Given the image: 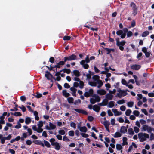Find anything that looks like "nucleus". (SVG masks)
Listing matches in <instances>:
<instances>
[{
    "mask_svg": "<svg viewBox=\"0 0 154 154\" xmlns=\"http://www.w3.org/2000/svg\"><path fill=\"white\" fill-rule=\"evenodd\" d=\"M93 79L96 81H89L88 84L92 86H96L98 88H100L103 85V84L102 81L99 79L100 77L97 75H94L92 77Z\"/></svg>",
    "mask_w": 154,
    "mask_h": 154,
    "instance_id": "1",
    "label": "nucleus"
},
{
    "mask_svg": "<svg viewBox=\"0 0 154 154\" xmlns=\"http://www.w3.org/2000/svg\"><path fill=\"white\" fill-rule=\"evenodd\" d=\"M138 137L141 141L143 142L146 140V138H149V135L146 133H139Z\"/></svg>",
    "mask_w": 154,
    "mask_h": 154,
    "instance_id": "2",
    "label": "nucleus"
},
{
    "mask_svg": "<svg viewBox=\"0 0 154 154\" xmlns=\"http://www.w3.org/2000/svg\"><path fill=\"white\" fill-rule=\"evenodd\" d=\"M128 29L127 28H124L123 29V31L124 32L123 33V32L122 30H119L117 31L116 32V34L118 35H120L121 37L122 38H124L126 36V33L128 31Z\"/></svg>",
    "mask_w": 154,
    "mask_h": 154,
    "instance_id": "3",
    "label": "nucleus"
},
{
    "mask_svg": "<svg viewBox=\"0 0 154 154\" xmlns=\"http://www.w3.org/2000/svg\"><path fill=\"white\" fill-rule=\"evenodd\" d=\"M117 91L118 92L117 93V96L119 97H121L122 96H124L127 94V93L125 91L122 90L120 89L119 88L117 90Z\"/></svg>",
    "mask_w": 154,
    "mask_h": 154,
    "instance_id": "4",
    "label": "nucleus"
},
{
    "mask_svg": "<svg viewBox=\"0 0 154 154\" xmlns=\"http://www.w3.org/2000/svg\"><path fill=\"white\" fill-rule=\"evenodd\" d=\"M125 43L126 42L125 41L120 42L117 41L116 42V45L119 47V49L122 51L124 50V47L123 46L125 44Z\"/></svg>",
    "mask_w": 154,
    "mask_h": 154,
    "instance_id": "5",
    "label": "nucleus"
},
{
    "mask_svg": "<svg viewBox=\"0 0 154 154\" xmlns=\"http://www.w3.org/2000/svg\"><path fill=\"white\" fill-rule=\"evenodd\" d=\"M76 59L77 56L74 54H72L70 56L64 57L65 61H66L67 60L71 61L75 60Z\"/></svg>",
    "mask_w": 154,
    "mask_h": 154,
    "instance_id": "6",
    "label": "nucleus"
},
{
    "mask_svg": "<svg viewBox=\"0 0 154 154\" xmlns=\"http://www.w3.org/2000/svg\"><path fill=\"white\" fill-rule=\"evenodd\" d=\"M56 125L51 122L49 123V126L47 125L45 126V128L47 130H53L55 128Z\"/></svg>",
    "mask_w": 154,
    "mask_h": 154,
    "instance_id": "7",
    "label": "nucleus"
},
{
    "mask_svg": "<svg viewBox=\"0 0 154 154\" xmlns=\"http://www.w3.org/2000/svg\"><path fill=\"white\" fill-rule=\"evenodd\" d=\"M43 122L42 121H39L38 122V124H37V126L38 128L39 133L42 132L43 131V129L41 128L43 126Z\"/></svg>",
    "mask_w": 154,
    "mask_h": 154,
    "instance_id": "8",
    "label": "nucleus"
},
{
    "mask_svg": "<svg viewBox=\"0 0 154 154\" xmlns=\"http://www.w3.org/2000/svg\"><path fill=\"white\" fill-rule=\"evenodd\" d=\"M93 90L92 89H91L89 90L88 91L85 92L84 94V95L86 97H88L90 95L93 94Z\"/></svg>",
    "mask_w": 154,
    "mask_h": 154,
    "instance_id": "9",
    "label": "nucleus"
},
{
    "mask_svg": "<svg viewBox=\"0 0 154 154\" xmlns=\"http://www.w3.org/2000/svg\"><path fill=\"white\" fill-rule=\"evenodd\" d=\"M144 131H147L148 133L152 131V129L150 127H149L146 125H144L142 127Z\"/></svg>",
    "mask_w": 154,
    "mask_h": 154,
    "instance_id": "10",
    "label": "nucleus"
},
{
    "mask_svg": "<svg viewBox=\"0 0 154 154\" xmlns=\"http://www.w3.org/2000/svg\"><path fill=\"white\" fill-rule=\"evenodd\" d=\"M112 110L114 113L115 116H119L121 115L122 114L121 111H119L117 109H112Z\"/></svg>",
    "mask_w": 154,
    "mask_h": 154,
    "instance_id": "11",
    "label": "nucleus"
},
{
    "mask_svg": "<svg viewBox=\"0 0 154 154\" xmlns=\"http://www.w3.org/2000/svg\"><path fill=\"white\" fill-rule=\"evenodd\" d=\"M80 64L82 67L85 69H88L89 67V65L85 62V60H82L80 62Z\"/></svg>",
    "mask_w": 154,
    "mask_h": 154,
    "instance_id": "12",
    "label": "nucleus"
},
{
    "mask_svg": "<svg viewBox=\"0 0 154 154\" xmlns=\"http://www.w3.org/2000/svg\"><path fill=\"white\" fill-rule=\"evenodd\" d=\"M73 110L79 113H82L85 115L87 114V113L86 111L82 109H73Z\"/></svg>",
    "mask_w": 154,
    "mask_h": 154,
    "instance_id": "13",
    "label": "nucleus"
},
{
    "mask_svg": "<svg viewBox=\"0 0 154 154\" xmlns=\"http://www.w3.org/2000/svg\"><path fill=\"white\" fill-rule=\"evenodd\" d=\"M97 92L98 94L102 95H105L106 93V91L103 89L97 90Z\"/></svg>",
    "mask_w": 154,
    "mask_h": 154,
    "instance_id": "14",
    "label": "nucleus"
},
{
    "mask_svg": "<svg viewBox=\"0 0 154 154\" xmlns=\"http://www.w3.org/2000/svg\"><path fill=\"white\" fill-rule=\"evenodd\" d=\"M52 146H54L55 149L57 150H59L60 148L59 143L57 142H55L54 143H52Z\"/></svg>",
    "mask_w": 154,
    "mask_h": 154,
    "instance_id": "15",
    "label": "nucleus"
},
{
    "mask_svg": "<svg viewBox=\"0 0 154 154\" xmlns=\"http://www.w3.org/2000/svg\"><path fill=\"white\" fill-rule=\"evenodd\" d=\"M108 103V100L105 98L104 99L102 102L99 103V105L101 106H106L107 105Z\"/></svg>",
    "mask_w": 154,
    "mask_h": 154,
    "instance_id": "16",
    "label": "nucleus"
},
{
    "mask_svg": "<svg viewBox=\"0 0 154 154\" xmlns=\"http://www.w3.org/2000/svg\"><path fill=\"white\" fill-rule=\"evenodd\" d=\"M66 62L65 61V59H64V61H60L54 66V67L60 68V65H63L65 64V63Z\"/></svg>",
    "mask_w": 154,
    "mask_h": 154,
    "instance_id": "17",
    "label": "nucleus"
},
{
    "mask_svg": "<svg viewBox=\"0 0 154 154\" xmlns=\"http://www.w3.org/2000/svg\"><path fill=\"white\" fill-rule=\"evenodd\" d=\"M45 76L48 80H51L53 77L52 75L48 71H46V73L45 74Z\"/></svg>",
    "mask_w": 154,
    "mask_h": 154,
    "instance_id": "18",
    "label": "nucleus"
},
{
    "mask_svg": "<svg viewBox=\"0 0 154 154\" xmlns=\"http://www.w3.org/2000/svg\"><path fill=\"white\" fill-rule=\"evenodd\" d=\"M113 97V96L112 94L109 93L106 95L105 98L108 100H111L112 99Z\"/></svg>",
    "mask_w": 154,
    "mask_h": 154,
    "instance_id": "19",
    "label": "nucleus"
},
{
    "mask_svg": "<svg viewBox=\"0 0 154 154\" xmlns=\"http://www.w3.org/2000/svg\"><path fill=\"white\" fill-rule=\"evenodd\" d=\"M70 90L71 91V94L74 96H76V93L77 91V89L74 87H71L70 88Z\"/></svg>",
    "mask_w": 154,
    "mask_h": 154,
    "instance_id": "20",
    "label": "nucleus"
},
{
    "mask_svg": "<svg viewBox=\"0 0 154 154\" xmlns=\"http://www.w3.org/2000/svg\"><path fill=\"white\" fill-rule=\"evenodd\" d=\"M93 109L94 111L97 112H98L99 111L100 108L99 106L95 105L93 106Z\"/></svg>",
    "mask_w": 154,
    "mask_h": 154,
    "instance_id": "21",
    "label": "nucleus"
},
{
    "mask_svg": "<svg viewBox=\"0 0 154 154\" xmlns=\"http://www.w3.org/2000/svg\"><path fill=\"white\" fill-rule=\"evenodd\" d=\"M114 103L115 102L114 101H110L108 103L107 106L108 107L110 108H112L115 105Z\"/></svg>",
    "mask_w": 154,
    "mask_h": 154,
    "instance_id": "22",
    "label": "nucleus"
},
{
    "mask_svg": "<svg viewBox=\"0 0 154 154\" xmlns=\"http://www.w3.org/2000/svg\"><path fill=\"white\" fill-rule=\"evenodd\" d=\"M142 82L141 80L135 76V83L136 84L138 85H140V83Z\"/></svg>",
    "mask_w": 154,
    "mask_h": 154,
    "instance_id": "23",
    "label": "nucleus"
},
{
    "mask_svg": "<svg viewBox=\"0 0 154 154\" xmlns=\"http://www.w3.org/2000/svg\"><path fill=\"white\" fill-rule=\"evenodd\" d=\"M120 131L121 133L124 134L127 132V129L125 127L122 126L121 127Z\"/></svg>",
    "mask_w": 154,
    "mask_h": 154,
    "instance_id": "24",
    "label": "nucleus"
},
{
    "mask_svg": "<svg viewBox=\"0 0 154 154\" xmlns=\"http://www.w3.org/2000/svg\"><path fill=\"white\" fill-rule=\"evenodd\" d=\"M63 95L65 97H66L70 96V94L69 93L67 92L66 90H63L62 91Z\"/></svg>",
    "mask_w": 154,
    "mask_h": 154,
    "instance_id": "25",
    "label": "nucleus"
},
{
    "mask_svg": "<svg viewBox=\"0 0 154 154\" xmlns=\"http://www.w3.org/2000/svg\"><path fill=\"white\" fill-rule=\"evenodd\" d=\"M31 122V119L29 117H27L25 120V122L26 124H29Z\"/></svg>",
    "mask_w": 154,
    "mask_h": 154,
    "instance_id": "26",
    "label": "nucleus"
},
{
    "mask_svg": "<svg viewBox=\"0 0 154 154\" xmlns=\"http://www.w3.org/2000/svg\"><path fill=\"white\" fill-rule=\"evenodd\" d=\"M127 139L126 137H123L122 139L123 142L122 145L123 146L126 145H128V143L127 142Z\"/></svg>",
    "mask_w": 154,
    "mask_h": 154,
    "instance_id": "27",
    "label": "nucleus"
},
{
    "mask_svg": "<svg viewBox=\"0 0 154 154\" xmlns=\"http://www.w3.org/2000/svg\"><path fill=\"white\" fill-rule=\"evenodd\" d=\"M37 145H39L42 146L43 147L44 146V145L41 141L40 140H36L34 142Z\"/></svg>",
    "mask_w": 154,
    "mask_h": 154,
    "instance_id": "28",
    "label": "nucleus"
},
{
    "mask_svg": "<svg viewBox=\"0 0 154 154\" xmlns=\"http://www.w3.org/2000/svg\"><path fill=\"white\" fill-rule=\"evenodd\" d=\"M73 74L76 77H79L80 75L79 72L77 70H75L73 72Z\"/></svg>",
    "mask_w": 154,
    "mask_h": 154,
    "instance_id": "29",
    "label": "nucleus"
},
{
    "mask_svg": "<svg viewBox=\"0 0 154 154\" xmlns=\"http://www.w3.org/2000/svg\"><path fill=\"white\" fill-rule=\"evenodd\" d=\"M112 135L115 138H118L122 136V134L121 133L119 132H116Z\"/></svg>",
    "mask_w": 154,
    "mask_h": 154,
    "instance_id": "30",
    "label": "nucleus"
},
{
    "mask_svg": "<svg viewBox=\"0 0 154 154\" xmlns=\"http://www.w3.org/2000/svg\"><path fill=\"white\" fill-rule=\"evenodd\" d=\"M67 100L69 103L72 104L73 103L74 99L73 97H70L67 98Z\"/></svg>",
    "mask_w": 154,
    "mask_h": 154,
    "instance_id": "31",
    "label": "nucleus"
},
{
    "mask_svg": "<svg viewBox=\"0 0 154 154\" xmlns=\"http://www.w3.org/2000/svg\"><path fill=\"white\" fill-rule=\"evenodd\" d=\"M80 131L81 132L85 133L87 131V128L85 126L82 127L80 128Z\"/></svg>",
    "mask_w": 154,
    "mask_h": 154,
    "instance_id": "32",
    "label": "nucleus"
},
{
    "mask_svg": "<svg viewBox=\"0 0 154 154\" xmlns=\"http://www.w3.org/2000/svg\"><path fill=\"white\" fill-rule=\"evenodd\" d=\"M128 133L131 135H133L134 134V131L133 129L131 128H129L128 130Z\"/></svg>",
    "mask_w": 154,
    "mask_h": 154,
    "instance_id": "33",
    "label": "nucleus"
},
{
    "mask_svg": "<svg viewBox=\"0 0 154 154\" xmlns=\"http://www.w3.org/2000/svg\"><path fill=\"white\" fill-rule=\"evenodd\" d=\"M44 145H45L47 147L50 148L51 146V145L49 142L47 141L44 140Z\"/></svg>",
    "mask_w": 154,
    "mask_h": 154,
    "instance_id": "34",
    "label": "nucleus"
},
{
    "mask_svg": "<svg viewBox=\"0 0 154 154\" xmlns=\"http://www.w3.org/2000/svg\"><path fill=\"white\" fill-rule=\"evenodd\" d=\"M134 103L133 102H128L127 103V105L128 107H131L134 106Z\"/></svg>",
    "mask_w": 154,
    "mask_h": 154,
    "instance_id": "35",
    "label": "nucleus"
},
{
    "mask_svg": "<svg viewBox=\"0 0 154 154\" xmlns=\"http://www.w3.org/2000/svg\"><path fill=\"white\" fill-rule=\"evenodd\" d=\"M79 88L82 89L83 88H84V83L82 81H79Z\"/></svg>",
    "mask_w": 154,
    "mask_h": 154,
    "instance_id": "36",
    "label": "nucleus"
},
{
    "mask_svg": "<svg viewBox=\"0 0 154 154\" xmlns=\"http://www.w3.org/2000/svg\"><path fill=\"white\" fill-rule=\"evenodd\" d=\"M103 124L105 126V127H107V126H109L110 125L109 122L108 121H105L103 122Z\"/></svg>",
    "mask_w": 154,
    "mask_h": 154,
    "instance_id": "37",
    "label": "nucleus"
},
{
    "mask_svg": "<svg viewBox=\"0 0 154 154\" xmlns=\"http://www.w3.org/2000/svg\"><path fill=\"white\" fill-rule=\"evenodd\" d=\"M116 147L117 150H121L122 148V145L120 144H117Z\"/></svg>",
    "mask_w": 154,
    "mask_h": 154,
    "instance_id": "38",
    "label": "nucleus"
},
{
    "mask_svg": "<svg viewBox=\"0 0 154 154\" xmlns=\"http://www.w3.org/2000/svg\"><path fill=\"white\" fill-rule=\"evenodd\" d=\"M131 112L132 111L130 109H128L126 110L125 114L127 116H129Z\"/></svg>",
    "mask_w": 154,
    "mask_h": 154,
    "instance_id": "39",
    "label": "nucleus"
},
{
    "mask_svg": "<svg viewBox=\"0 0 154 154\" xmlns=\"http://www.w3.org/2000/svg\"><path fill=\"white\" fill-rule=\"evenodd\" d=\"M149 33L148 31H145L144 32L142 35V36L143 37H145Z\"/></svg>",
    "mask_w": 154,
    "mask_h": 154,
    "instance_id": "40",
    "label": "nucleus"
},
{
    "mask_svg": "<svg viewBox=\"0 0 154 154\" xmlns=\"http://www.w3.org/2000/svg\"><path fill=\"white\" fill-rule=\"evenodd\" d=\"M32 129L33 130L35 131H36L37 132L39 133L38 132V128H37L36 126V125H34L32 126Z\"/></svg>",
    "mask_w": 154,
    "mask_h": 154,
    "instance_id": "41",
    "label": "nucleus"
},
{
    "mask_svg": "<svg viewBox=\"0 0 154 154\" xmlns=\"http://www.w3.org/2000/svg\"><path fill=\"white\" fill-rule=\"evenodd\" d=\"M85 60V62L86 63H89L90 61V60L89 59V55H87L86 58H85V60Z\"/></svg>",
    "mask_w": 154,
    "mask_h": 154,
    "instance_id": "42",
    "label": "nucleus"
},
{
    "mask_svg": "<svg viewBox=\"0 0 154 154\" xmlns=\"http://www.w3.org/2000/svg\"><path fill=\"white\" fill-rule=\"evenodd\" d=\"M94 99H95L96 102H99L100 100V97L97 95L95 96Z\"/></svg>",
    "mask_w": 154,
    "mask_h": 154,
    "instance_id": "43",
    "label": "nucleus"
},
{
    "mask_svg": "<svg viewBox=\"0 0 154 154\" xmlns=\"http://www.w3.org/2000/svg\"><path fill=\"white\" fill-rule=\"evenodd\" d=\"M150 140L151 141L154 140V134L152 133L150 134Z\"/></svg>",
    "mask_w": 154,
    "mask_h": 154,
    "instance_id": "44",
    "label": "nucleus"
},
{
    "mask_svg": "<svg viewBox=\"0 0 154 154\" xmlns=\"http://www.w3.org/2000/svg\"><path fill=\"white\" fill-rule=\"evenodd\" d=\"M58 133L61 135H64L65 134V131L63 130H60L59 131Z\"/></svg>",
    "mask_w": 154,
    "mask_h": 154,
    "instance_id": "45",
    "label": "nucleus"
},
{
    "mask_svg": "<svg viewBox=\"0 0 154 154\" xmlns=\"http://www.w3.org/2000/svg\"><path fill=\"white\" fill-rule=\"evenodd\" d=\"M63 71L64 72L67 73V74H69L70 72V70L69 69H63Z\"/></svg>",
    "mask_w": 154,
    "mask_h": 154,
    "instance_id": "46",
    "label": "nucleus"
},
{
    "mask_svg": "<svg viewBox=\"0 0 154 154\" xmlns=\"http://www.w3.org/2000/svg\"><path fill=\"white\" fill-rule=\"evenodd\" d=\"M117 120L120 123H123L124 122V119L121 117L117 118Z\"/></svg>",
    "mask_w": 154,
    "mask_h": 154,
    "instance_id": "47",
    "label": "nucleus"
},
{
    "mask_svg": "<svg viewBox=\"0 0 154 154\" xmlns=\"http://www.w3.org/2000/svg\"><path fill=\"white\" fill-rule=\"evenodd\" d=\"M18 107L23 112H24L26 111V108L24 107V106L23 105H21V106Z\"/></svg>",
    "mask_w": 154,
    "mask_h": 154,
    "instance_id": "48",
    "label": "nucleus"
},
{
    "mask_svg": "<svg viewBox=\"0 0 154 154\" xmlns=\"http://www.w3.org/2000/svg\"><path fill=\"white\" fill-rule=\"evenodd\" d=\"M81 101L80 99H78L77 100H75L74 103V105H77L79 104H80L81 103Z\"/></svg>",
    "mask_w": 154,
    "mask_h": 154,
    "instance_id": "49",
    "label": "nucleus"
},
{
    "mask_svg": "<svg viewBox=\"0 0 154 154\" xmlns=\"http://www.w3.org/2000/svg\"><path fill=\"white\" fill-rule=\"evenodd\" d=\"M74 132L73 131H70L69 132V136L73 137L74 136Z\"/></svg>",
    "mask_w": 154,
    "mask_h": 154,
    "instance_id": "50",
    "label": "nucleus"
},
{
    "mask_svg": "<svg viewBox=\"0 0 154 154\" xmlns=\"http://www.w3.org/2000/svg\"><path fill=\"white\" fill-rule=\"evenodd\" d=\"M90 71H89V73L87 74L86 75L87 79L88 80L91 77V75L90 74Z\"/></svg>",
    "mask_w": 154,
    "mask_h": 154,
    "instance_id": "51",
    "label": "nucleus"
},
{
    "mask_svg": "<svg viewBox=\"0 0 154 154\" xmlns=\"http://www.w3.org/2000/svg\"><path fill=\"white\" fill-rule=\"evenodd\" d=\"M125 103V100H121L118 101L117 103L119 104H123Z\"/></svg>",
    "mask_w": 154,
    "mask_h": 154,
    "instance_id": "52",
    "label": "nucleus"
},
{
    "mask_svg": "<svg viewBox=\"0 0 154 154\" xmlns=\"http://www.w3.org/2000/svg\"><path fill=\"white\" fill-rule=\"evenodd\" d=\"M80 134L81 136H82L83 137H84L86 138V137H88L89 136V135L88 134H85V133H81Z\"/></svg>",
    "mask_w": 154,
    "mask_h": 154,
    "instance_id": "53",
    "label": "nucleus"
},
{
    "mask_svg": "<svg viewBox=\"0 0 154 154\" xmlns=\"http://www.w3.org/2000/svg\"><path fill=\"white\" fill-rule=\"evenodd\" d=\"M122 83L124 85H125L126 86H128V83L126 81L125 79H122Z\"/></svg>",
    "mask_w": 154,
    "mask_h": 154,
    "instance_id": "54",
    "label": "nucleus"
},
{
    "mask_svg": "<svg viewBox=\"0 0 154 154\" xmlns=\"http://www.w3.org/2000/svg\"><path fill=\"white\" fill-rule=\"evenodd\" d=\"M127 36L128 37H130L132 35V33L130 31H127Z\"/></svg>",
    "mask_w": 154,
    "mask_h": 154,
    "instance_id": "55",
    "label": "nucleus"
},
{
    "mask_svg": "<svg viewBox=\"0 0 154 154\" xmlns=\"http://www.w3.org/2000/svg\"><path fill=\"white\" fill-rule=\"evenodd\" d=\"M14 115L16 116H20L21 115V113L20 112H15L14 114Z\"/></svg>",
    "mask_w": 154,
    "mask_h": 154,
    "instance_id": "56",
    "label": "nucleus"
},
{
    "mask_svg": "<svg viewBox=\"0 0 154 154\" xmlns=\"http://www.w3.org/2000/svg\"><path fill=\"white\" fill-rule=\"evenodd\" d=\"M137 100H140V99H141L142 98V94H137Z\"/></svg>",
    "mask_w": 154,
    "mask_h": 154,
    "instance_id": "57",
    "label": "nucleus"
},
{
    "mask_svg": "<svg viewBox=\"0 0 154 154\" xmlns=\"http://www.w3.org/2000/svg\"><path fill=\"white\" fill-rule=\"evenodd\" d=\"M142 55V53L141 52L139 53L137 56V58L138 59V60L140 59V57Z\"/></svg>",
    "mask_w": 154,
    "mask_h": 154,
    "instance_id": "58",
    "label": "nucleus"
},
{
    "mask_svg": "<svg viewBox=\"0 0 154 154\" xmlns=\"http://www.w3.org/2000/svg\"><path fill=\"white\" fill-rule=\"evenodd\" d=\"M21 124L19 123H18L17 125H16L15 126V128H16L19 129L21 128Z\"/></svg>",
    "mask_w": 154,
    "mask_h": 154,
    "instance_id": "59",
    "label": "nucleus"
},
{
    "mask_svg": "<svg viewBox=\"0 0 154 154\" xmlns=\"http://www.w3.org/2000/svg\"><path fill=\"white\" fill-rule=\"evenodd\" d=\"M107 113L109 116H112L113 115V114L110 109L107 110Z\"/></svg>",
    "mask_w": 154,
    "mask_h": 154,
    "instance_id": "60",
    "label": "nucleus"
},
{
    "mask_svg": "<svg viewBox=\"0 0 154 154\" xmlns=\"http://www.w3.org/2000/svg\"><path fill=\"white\" fill-rule=\"evenodd\" d=\"M71 37L70 36H65L63 38L64 40H69L70 39Z\"/></svg>",
    "mask_w": 154,
    "mask_h": 154,
    "instance_id": "61",
    "label": "nucleus"
},
{
    "mask_svg": "<svg viewBox=\"0 0 154 154\" xmlns=\"http://www.w3.org/2000/svg\"><path fill=\"white\" fill-rule=\"evenodd\" d=\"M27 131V133H29V135H31L32 134V132L31 129L28 128Z\"/></svg>",
    "mask_w": 154,
    "mask_h": 154,
    "instance_id": "62",
    "label": "nucleus"
},
{
    "mask_svg": "<svg viewBox=\"0 0 154 154\" xmlns=\"http://www.w3.org/2000/svg\"><path fill=\"white\" fill-rule=\"evenodd\" d=\"M90 101L91 103L93 104L95 103L96 102V101H95L94 98H91L90 99Z\"/></svg>",
    "mask_w": 154,
    "mask_h": 154,
    "instance_id": "63",
    "label": "nucleus"
},
{
    "mask_svg": "<svg viewBox=\"0 0 154 154\" xmlns=\"http://www.w3.org/2000/svg\"><path fill=\"white\" fill-rule=\"evenodd\" d=\"M9 152L11 154H15V151L13 149H9Z\"/></svg>",
    "mask_w": 154,
    "mask_h": 154,
    "instance_id": "64",
    "label": "nucleus"
}]
</instances>
